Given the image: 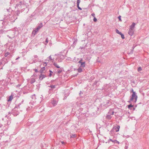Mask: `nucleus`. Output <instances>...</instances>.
I'll use <instances>...</instances> for the list:
<instances>
[{"instance_id": "nucleus-1", "label": "nucleus", "mask_w": 149, "mask_h": 149, "mask_svg": "<svg viewBox=\"0 0 149 149\" xmlns=\"http://www.w3.org/2000/svg\"><path fill=\"white\" fill-rule=\"evenodd\" d=\"M132 94L130 100V101H133L134 98L135 100H134V102H136L137 99V96L136 94V92L134 91L133 90H132Z\"/></svg>"}, {"instance_id": "nucleus-2", "label": "nucleus", "mask_w": 149, "mask_h": 149, "mask_svg": "<svg viewBox=\"0 0 149 149\" xmlns=\"http://www.w3.org/2000/svg\"><path fill=\"white\" fill-rule=\"evenodd\" d=\"M64 57L63 55H58L56 59V61L58 62H61L62 60L64 59Z\"/></svg>"}, {"instance_id": "nucleus-3", "label": "nucleus", "mask_w": 149, "mask_h": 149, "mask_svg": "<svg viewBox=\"0 0 149 149\" xmlns=\"http://www.w3.org/2000/svg\"><path fill=\"white\" fill-rule=\"evenodd\" d=\"M41 28V27H40L39 26H38L36 29H35V30H34L32 32V34H33L34 35H35L36 33Z\"/></svg>"}, {"instance_id": "nucleus-4", "label": "nucleus", "mask_w": 149, "mask_h": 149, "mask_svg": "<svg viewBox=\"0 0 149 149\" xmlns=\"http://www.w3.org/2000/svg\"><path fill=\"white\" fill-rule=\"evenodd\" d=\"M134 31V29L130 28L128 32V34L131 36L133 35Z\"/></svg>"}, {"instance_id": "nucleus-5", "label": "nucleus", "mask_w": 149, "mask_h": 149, "mask_svg": "<svg viewBox=\"0 0 149 149\" xmlns=\"http://www.w3.org/2000/svg\"><path fill=\"white\" fill-rule=\"evenodd\" d=\"M36 74H34L31 77V80L30 81V83L31 84H33L36 81L35 79L33 78V76H35L36 75Z\"/></svg>"}, {"instance_id": "nucleus-6", "label": "nucleus", "mask_w": 149, "mask_h": 149, "mask_svg": "<svg viewBox=\"0 0 149 149\" xmlns=\"http://www.w3.org/2000/svg\"><path fill=\"white\" fill-rule=\"evenodd\" d=\"M7 59L3 58V59L2 60L0 61V65L3 64V61H4V65L6 63H7V62H6Z\"/></svg>"}, {"instance_id": "nucleus-7", "label": "nucleus", "mask_w": 149, "mask_h": 149, "mask_svg": "<svg viewBox=\"0 0 149 149\" xmlns=\"http://www.w3.org/2000/svg\"><path fill=\"white\" fill-rule=\"evenodd\" d=\"M42 74L43 73H41L39 76V79L41 80H42L43 79V78L46 77V76L45 75L43 74Z\"/></svg>"}, {"instance_id": "nucleus-8", "label": "nucleus", "mask_w": 149, "mask_h": 149, "mask_svg": "<svg viewBox=\"0 0 149 149\" xmlns=\"http://www.w3.org/2000/svg\"><path fill=\"white\" fill-rule=\"evenodd\" d=\"M51 102L53 106H55L57 104V101L53 99L52 100Z\"/></svg>"}, {"instance_id": "nucleus-9", "label": "nucleus", "mask_w": 149, "mask_h": 149, "mask_svg": "<svg viewBox=\"0 0 149 149\" xmlns=\"http://www.w3.org/2000/svg\"><path fill=\"white\" fill-rule=\"evenodd\" d=\"M8 56H8L7 57V58H6L7 59V58L9 59L11 57V56L10 55V53L7 52V53H6L4 54V56L5 57H7Z\"/></svg>"}, {"instance_id": "nucleus-10", "label": "nucleus", "mask_w": 149, "mask_h": 149, "mask_svg": "<svg viewBox=\"0 0 149 149\" xmlns=\"http://www.w3.org/2000/svg\"><path fill=\"white\" fill-rule=\"evenodd\" d=\"M85 62H84L81 64V65L80 67L82 68H84L85 67Z\"/></svg>"}, {"instance_id": "nucleus-11", "label": "nucleus", "mask_w": 149, "mask_h": 149, "mask_svg": "<svg viewBox=\"0 0 149 149\" xmlns=\"http://www.w3.org/2000/svg\"><path fill=\"white\" fill-rule=\"evenodd\" d=\"M135 23L134 22H133L132 23V24L130 26V29H134L135 26Z\"/></svg>"}, {"instance_id": "nucleus-12", "label": "nucleus", "mask_w": 149, "mask_h": 149, "mask_svg": "<svg viewBox=\"0 0 149 149\" xmlns=\"http://www.w3.org/2000/svg\"><path fill=\"white\" fill-rule=\"evenodd\" d=\"M48 58L49 59V61H52V62H53L54 61V59L52 58L51 55L49 56V57Z\"/></svg>"}, {"instance_id": "nucleus-13", "label": "nucleus", "mask_w": 149, "mask_h": 149, "mask_svg": "<svg viewBox=\"0 0 149 149\" xmlns=\"http://www.w3.org/2000/svg\"><path fill=\"white\" fill-rule=\"evenodd\" d=\"M53 65L55 67H56L58 68H60V67H59L58 66V65L57 64V63L55 62L53 63Z\"/></svg>"}, {"instance_id": "nucleus-14", "label": "nucleus", "mask_w": 149, "mask_h": 149, "mask_svg": "<svg viewBox=\"0 0 149 149\" xmlns=\"http://www.w3.org/2000/svg\"><path fill=\"white\" fill-rule=\"evenodd\" d=\"M82 68L79 67L78 68L77 70L78 71V72H82V69L81 68Z\"/></svg>"}, {"instance_id": "nucleus-15", "label": "nucleus", "mask_w": 149, "mask_h": 149, "mask_svg": "<svg viewBox=\"0 0 149 149\" xmlns=\"http://www.w3.org/2000/svg\"><path fill=\"white\" fill-rule=\"evenodd\" d=\"M45 67H44L43 68H42L40 70V71L41 73H43V71L45 70Z\"/></svg>"}, {"instance_id": "nucleus-16", "label": "nucleus", "mask_w": 149, "mask_h": 149, "mask_svg": "<svg viewBox=\"0 0 149 149\" xmlns=\"http://www.w3.org/2000/svg\"><path fill=\"white\" fill-rule=\"evenodd\" d=\"M13 99V96L11 95L9 96V98L8 100V101H10L12 100Z\"/></svg>"}, {"instance_id": "nucleus-17", "label": "nucleus", "mask_w": 149, "mask_h": 149, "mask_svg": "<svg viewBox=\"0 0 149 149\" xmlns=\"http://www.w3.org/2000/svg\"><path fill=\"white\" fill-rule=\"evenodd\" d=\"M23 4V3L22 1H20L19 3H17V6H21Z\"/></svg>"}, {"instance_id": "nucleus-18", "label": "nucleus", "mask_w": 149, "mask_h": 149, "mask_svg": "<svg viewBox=\"0 0 149 149\" xmlns=\"http://www.w3.org/2000/svg\"><path fill=\"white\" fill-rule=\"evenodd\" d=\"M120 128V126L118 125L116 128V131L117 132L119 131Z\"/></svg>"}, {"instance_id": "nucleus-19", "label": "nucleus", "mask_w": 149, "mask_h": 149, "mask_svg": "<svg viewBox=\"0 0 149 149\" xmlns=\"http://www.w3.org/2000/svg\"><path fill=\"white\" fill-rule=\"evenodd\" d=\"M106 117L108 119H110L111 118V116L110 114H108V115Z\"/></svg>"}, {"instance_id": "nucleus-20", "label": "nucleus", "mask_w": 149, "mask_h": 149, "mask_svg": "<svg viewBox=\"0 0 149 149\" xmlns=\"http://www.w3.org/2000/svg\"><path fill=\"white\" fill-rule=\"evenodd\" d=\"M114 112L113 111H110L108 113V114H109L111 115L114 114Z\"/></svg>"}, {"instance_id": "nucleus-21", "label": "nucleus", "mask_w": 149, "mask_h": 149, "mask_svg": "<svg viewBox=\"0 0 149 149\" xmlns=\"http://www.w3.org/2000/svg\"><path fill=\"white\" fill-rule=\"evenodd\" d=\"M116 33L120 35L122 33L121 32H120L117 29H116Z\"/></svg>"}, {"instance_id": "nucleus-22", "label": "nucleus", "mask_w": 149, "mask_h": 149, "mask_svg": "<svg viewBox=\"0 0 149 149\" xmlns=\"http://www.w3.org/2000/svg\"><path fill=\"white\" fill-rule=\"evenodd\" d=\"M114 143H118V144H119L120 143L118 141H117L116 140H114Z\"/></svg>"}, {"instance_id": "nucleus-23", "label": "nucleus", "mask_w": 149, "mask_h": 149, "mask_svg": "<svg viewBox=\"0 0 149 149\" xmlns=\"http://www.w3.org/2000/svg\"><path fill=\"white\" fill-rule=\"evenodd\" d=\"M49 72H50V74H49V76L51 77L52 75V73H53V72L51 70H49Z\"/></svg>"}, {"instance_id": "nucleus-24", "label": "nucleus", "mask_w": 149, "mask_h": 149, "mask_svg": "<svg viewBox=\"0 0 149 149\" xmlns=\"http://www.w3.org/2000/svg\"><path fill=\"white\" fill-rule=\"evenodd\" d=\"M142 70V69L141 67H139L138 68L137 70L138 72H139V71H141Z\"/></svg>"}, {"instance_id": "nucleus-25", "label": "nucleus", "mask_w": 149, "mask_h": 149, "mask_svg": "<svg viewBox=\"0 0 149 149\" xmlns=\"http://www.w3.org/2000/svg\"><path fill=\"white\" fill-rule=\"evenodd\" d=\"M80 2V0H77V5H79V3Z\"/></svg>"}, {"instance_id": "nucleus-26", "label": "nucleus", "mask_w": 149, "mask_h": 149, "mask_svg": "<svg viewBox=\"0 0 149 149\" xmlns=\"http://www.w3.org/2000/svg\"><path fill=\"white\" fill-rule=\"evenodd\" d=\"M120 35H121V37L123 39H124L125 38L124 35L123 34L121 33V34H120Z\"/></svg>"}, {"instance_id": "nucleus-27", "label": "nucleus", "mask_w": 149, "mask_h": 149, "mask_svg": "<svg viewBox=\"0 0 149 149\" xmlns=\"http://www.w3.org/2000/svg\"><path fill=\"white\" fill-rule=\"evenodd\" d=\"M62 71V70L60 69L58 70L57 71V73L58 74H60L61 72Z\"/></svg>"}, {"instance_id": "nucleus-28", "label": "nucleus", "mask_w": 149, "mask_h": 149, "mask_svg": "<svg viewBox=\"0 0 149 149\" xmlns=\"http://www.w3.org/2000/svg\"><path fill=\"white\" fill-rule=\"evenodd\" d=\"M48 42V40L47 38L44 44L45 45H46Z\"/></svg>"}, {"instance_id": "nucleus-29", "label": "nucleus", "mask_w": 149, "mask_h": 149, "mask_svg": "<svg viewBox=\"0 0 149 149\" xmlns=\"http://www.w3.org/2000/svg\"><path fill=\"white\" fill-rule=\"evenodd\" d=\"M35 95L34 94L33 95H32L31 98L32 99H36V97L35 96Z\"/></svg>"}, {"instance_id": "nucleus-30", "label": "nucleus", "mask_w": 149, "mask_h": 149, "mask_svg": "<svg viewBox=\"0 0 149 149\" xmlns=\"http://www.w3.org/2000/svg\"><path fill=\"white\" fill-rule=\"evenodd\" d=\"M133 106L131 104H130L128 105V108L129 109H131V108L133 107Z\"/></svg>"}, {"instance_id": "nucleus-31", "label": "nucleus", "mask_w": 149, "mask_h": 149, "mask_svg": "<svg viewBox=\"0 0 149 149\" xmlns=\"http://www.w3.org/2000/svg\"><path fill=\"white\" fill-rule=\"evenodd\" d=\"M50 87L52 88H55V85H51Z\"/></svg>"}, {"instance_id": "nucleus-32", "label": "nucleus", "mask_w": 149, "mask_h": 149, "mask_svg": "<svg viewBox=\"0 0 149 149\" xmlns=\"http://www.w3.org/2000/svg\"><path fill=\"white\" fill-rule=\"evenodd\" d=\"M76 137L75 134H73L71 136V138H74Z\"/></svg>"}, {"instance_id": "nucleus-33", "label": "nucleus", "mask_w": 149, "mask_h": 149, "mask_svg": "<svg viewBox=\"0 0 149 149\" xmlns=\"http://www.w3.org/2000/svg\"><path fill=\"white\" fill-rule=\"evenodd\" d=\"M93 21L94 22H96L97 21V19L95 17H94L93 19Z\"/></svg>"}, {"instance_id": "nucleus-34", "label": "nucleus", "mask_w": 149, "mask_h": 149, "mask_svg": "<svg viewBox=\"0 0 149 149\" xmlns=\"http://www.w3.org/2000/svg\"><path fill=\"white\" fill-rule=\"evenodd\" d=\"M38 26H39L40 27H41H41H42V26L43 25H42V23H40L39 25H38Z\"/></svg>"}, {"instance_id": "nucleus-35", "label": "nucleus", "mask_w": 149, "mask_h": 149, "mask_svg": "<svg viewBox=\"0 0 149 149\" xmlns=\"http://www.w3.org/2000/svg\"><path fill=\"white\" fill-rule=\"evenodd\" d=\"M82 59L81 58V60L78 62V63H82L83 62H82Z\"/></svg>"}, {"instance_id": "nucleus-36", "label": "nucleus", "mask_w": 149, "mask_h": 149, "mask_svg": "<svg viewBox=\"0 0 149 149\" xmlns=\"http://www.w3.org/2000/svg\"><path fill=\"white\" fill-rule=\"evenodd\" d=\"M118 18L119 20L120 21H121V16H119L118 17Z\"/></svg>"}, {"instance_id": "nucleus-37", "label": "nucleus", "mask_w": 149, "mask_h": 149, "mask_svg": "<svg viewBox=\"0 0 149 149\" xmlns=\"http://www.w3.org/2000/svg\"><path fill=\"white\" fill-rule=\"evenodd\" d=\"M77 7L80 10H82V9L80 7H79V5H78V6L77 5Z\"/></svg>"}, {"instance_id": "nucleus-38", "label": "nucleus", "mask_w": 149, "mask_h": 149, "mask_svg": "<svg viewBox=\"0 0 149 149\" xmlns=\"http://www.w3.org/2000/svg\"><path fill=\"white\" fill-rule=\"evenodd\" d=\"M43 65L44 66H46L47 65V63L46 62H45L44 63Z\"/></svg>"}, {"instance_id": "nucleus-39", "label": "nucleus", "mask_w": 149, "mask_h": 149, "mask_svg": "<svg viewBox=\"0 0 149 149\" xmlns=\"http://www.w3.org/2000/svg\"><path fill=\"white\" fill-rule=\"evenodd\" d=\"M3 19L0 20V21H3L2 23V24L3 25L5 23L3 21Z\"/></svg>"}, {"instance_id": "nucleus-40", "label": "nucleus", "mask_w": 149, "mask_h": 149, "mask_svg": "<svg viewBox=\"0 0 149 149\" xmlns=\"http://www.w3.org/2000/svg\"><path fill=\"white\" fill-rule=\"evenodd\" d=\"M91 15H92V16H93V17H95V14L94 13H92L91 14Z\"/></svg>"}, {"instance_id": "nucleus-41", "label": "nucleus", "mask_w": 149, "mask_h": 149, "mask_svg": "<svg viewBox=\"0 0 149 149\" xmlns=\"http://www.w3.org/2000/svg\"><path fill=\"white\" fill-rule=\"evenodd\" d=\"M128 146L126 145L125 146V149H128Z\"/></svg>"}, {"instance_id": "nucleus-42", "label": "nucleus", "mask_w": 149, "mask_h": 149, "mask_svg": "<svg viewBox=\"0 0 149 149\" xmlns=\"http://www.w3.org/2000/svg\"><path fill=\"white\" fill-rule=\"evenodd\" d=\"M84 104V103H83L81 104V103H79V107H80L81 106V105H83Z\"/></svg>"}, {"instance_id": "nucleus-43", "label": "nucleus", "mask_w": 149, "mask_h": 149, "mask_svg": "<svg viewBox=\"0 0 149 149\" xmlns=\"http://www.w3.org/2000/svg\"><path fill=\"white\" fill-rule=\"evenodd\" d=\"M79 109L80 110V111H82L83 109V108L81 107L80 109Z\"/></svg>"}, {"instance_id": "nucleus-44", "label": "nucleus", "mask_w": 149, "mask_h": 149, "mask_svg": "<svg viewBox=\"0 0 149 149\" xmlns=\"http://www.w3.org/2000/svg\"><path fill=\"white\" fill-rule=\"evenodd\" d=\"M109 140L114 143V140H113L112 139H110Z\"/></svg>"}, {"instance_id": "nucleus-45", "label": "nucleus", "mask_w": 149, "mask_h": 149, "mask_svg": "<svg viewBox=\"0 0 149 149\" xmlns=\"http://www.w3.org/2000/svg\"><path fill=\"white\" fill-rule=\"evenodd\" d=\"M38 57V56L37 55H35L34 56V57L35 58H37Z\"/></svg>"}, {"instance_id": "nucleus-46", "label": "nucleus", "mask_w": 149, "mask_h": 149, "mask_svg": "<svg viewBox=\"0 0 149 149\" xmlns=\"http://www.w3.org/2000/svg\"><path fill=\"white\" fill-rule=\"evenodd\" d=\"M83 47H80V48H79V49H83Z\"/></svg>"}, {"instance_id": "nucleus-47", "label": "nucleus", "mask_w": 149, "mask_h": 149, "mask_svg": "<svg viewBox=\"0 0 149 149\" xmlns=\"http://www.w3.org/2000/svg\"><path fill=\"white\" fill-rule=\"evenodd\" d=\"M61 143L62 144H64V141H61Z\"/></svg>"}, {"instance_id": "nucleus-48", "label": "nucleus", "mask_w": 149, "mask_h": 149, "mask_svg": "<svg viewBox=\"0 0 149 149\" xmlns=\"http://www.w3.org/2000/svg\"><path fill=\"white\" fill-rule=\"evenodd\" d=\"M19 57H18V58H16V60H17L19 59Z\"/></svg>"}, {"instance_id": "nucleus-49", "label": "nucleus", "mask_w": 149, "mask_h": 149, "mask_svg": "<svg viewBox=\"0 0 149 149\" xmlns=\"http://www.w3.org/2000/svg\"><path fill=\"white\" fill-rule=\"evenodd\" d=\"M49 58H48L46 59V61H49Z\"/></svg>"}, {"instance_id": "nucleus-50", "label": "nucleus", "mask_w": 149, "mask_h": 149, "mask_svg": "<svg viewBox=\"0 0 149 149\" xmlns=\"http://www.w3.org/2000/svg\"><path fill=\"white\" fill-rule=\"evenodd\" d=\"M20 105V104H19L18 105V107H19V105Z\"/></svg>"}, {"instance_id": "nucleus-51", "label": "nucleus", "mask_w": 149, "mask_h": 149, "mask_svg": "<svg viewBox=\"0 0 149 149\" xmlns=\"http://www.w3.org/2000/svg\"><path fill=\"white\" fill-rule=\"evenodd\" d=\"M135 48V47H132V48H133V49H134V48Z\"/></svg>"}, {"instance_id": "nucleus-52", "label": "nucleus", "mask_w": 149, "mask_h": 149, "mask_svg": "<svg viewBox=\"0 0 149 149\" xmlns=\"http://www.w3.org/2000/svg\"><path fill=\"white\" fill-rule=\"evenodd\" d=\"M33 62L34 63H35V62H36V61H34V60H33Z\"/></svg>"}, {"instance_id": "nucleus-53", "label": "nucleus", "mask_w": 149, "mask_h": 149, "mask_svg": "<svg viewBox=\"0 0 149 149\" xmlns=\"http://www.w3.org/2000/svg\"><path fill=\"white\" fill-rule=\"evenodd\" d=\"M35 72H37V70H36Z\"/></svg>"}, {"instance_id": "nucleus-54", "label": "nucleus", "mask_w": 149, "mask_h": 149, "mask_svg": "<svg viewBox=\"0 0 149 149\" xmlns=\"http://www.w3.org/2000/svg\"><path fill=\"white\" fill-rule=\"evenodd\" d=\"M81 93V91H80V93H79V94H80V93Z\"/></svg>"}, {"instance_id": "nucleus-55", "label": "nucleus", "mask_w": 149, "mask_h": 149, "mask_svg": "<svg viewBox=\"0 0 149 149\" xmlns=\"http://www.w3.org/2000/svg\"><path fill=\"white\" fill-rule=\"evenodd\" d=\"M3 69V68H1V69Z\"/></svg>"}, {"instance_id": "nucleus-56", "label": "nucleus", "mask_w": 149, "mask_h": 149, "mask_svg": "<svg viewBox=\"0 0 149 149\" xmlns=\"http://www.w3.org/2000/svg\"><path fill=\"white\" fill-rule=\"evenodd\" d=\"M1 127V126H0V127Z\"/></svg>"}]
</instances>
